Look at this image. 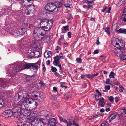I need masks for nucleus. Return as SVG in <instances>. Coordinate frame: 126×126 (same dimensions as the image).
I'll return each instance as SVG.
<instances>
[{
    "instance_id": "obj_1",
    "label": "nucleus",
    "mask_w": 126,
    "mask_h": 126,
    "mask_svg": "<svg viewBox=\"0 0 126 126\" xmlns=\"http://www.w3.org/2000/svg\"><path fill=\"white\" fill-rule=\"evenodd\" d=\"M10 69L13 71H10V72H8V74H9L11 76H13L16 74V72L26 68L28 69L31 67V64H28L25 65L22 63H17L14 64H11L10 65Z\"/></svg>"
},
{
    "instance_id": "obj_2",
    "label": "nucleus",
    "mask_w": 126,
    "mask_h": 126,
    "mask_svg": "<svg viewBox=\"0 0 126 126\" xmlns=\"http://www.w3.org/2000/svg\"><path fill=\"white\" fill-rule=\"evenodd\" d=\"M111 43L114 46L118 48V50L119 51L117 56H120V55L122 54L124 52V51L123 48L124 46L122 44V43H123L122 41L115 38H114L111 39Z\"/></svg>"
},
{
    "instance_id": "obj_3",
    "label": "nucleus",
    "mask_w": 126,
    "mask_h": 126,
    "mask_svg": "<svg viewBox=\"0 0 126 126\" xmlns=\"http://www.w3.org/2000/svg\"><path fill=\"white\" fill-rule=\"evenodd\" d=\"M65 3L63 0L61 2H57L55 3H50L47 4L46 5L45 8L46 10L52 12L54 11L56 8H59L62 5H63Z\"/></svg>"
},
{
    "instance_id": "obj_4",
    "label": "nucleus",
    "mask_w": 126,
    "mask_h": 126,
    "mask_svg": "<svg viewBox=\"0 0 126 126\" xmlns=\"http://www.w3.org/2000/svg\"><path fill=\"white\" fill-rule=\"evenodd\" d=\"M16 101L15 100L14 101V103L16 105H23L24 106L27 105L28 104H33L34 105V107H36L37 105V103L35 101V100L32 99L31 98H27L24 99V100H21L19 101L18 103H16Z\"/></svg>"
},
{
    "instance_id": "obj_5",
    "label": "nucleus",
    "mask_w": 126,
    "mask_h": 126,
    "mask_svg": "<svg viewBox=\"0 0 126 126\" xmlns=\"http://www.w3.org/2000/svg\"><path fill=\"white\" fill-rule=\"evenodd\" d=\"M21 108L18 106L14 107L12 110L13 114V116L16 118H18L21 114Z\"/></svg>"
},
{
    "instance_id": "obj_6",
    "label": "nucleus",
    "mask_w": 126,
    "mask_h": 126,
    "mask_svg": "<svg viewBox=\"0 0 126 126\" xmlns=\"http://www.w3.org/2000/svg\"><path fill=\"white\" fill-rule=\"evenodd\" d=\"M64 56L63 55L61 56L60 55H57L54 57V60L53 62V63L54 65L59 66L60 68V70L61 69V65H59V59H63Z\"/></svg>"
},
{
    "instance_id": "obj_7",
    "label": "nucleus",
    "mask_w": 126,
    "mask_h": 126,
    "mask_svg": "<svg viewBox=\"0 0 126 126\" xmlns=\"http://www.w3.org/2000/svg\"><path fill=\"white\" fill-rule=\"evenodd\" d=\"M53 22V21L51 20L46 25L42 26L41 29L45 31H50L52 27Z\"/></svg>"
},
{
    "instance_id": "obj_8",
    "label": "nucleus",
    "mask_w": 126,
    "mask_h": 126,
    "mask_svg": "<svg viewBox=\"0 0 126 126\" xmlns=\"http://www.w3.org/2000/svg\"><path fill=\"white\" fill-rule=\"evenodd\" d=\"M25 8L24 9L25 11V13L27 15L32 13H34L35 10L34 7L33 6H28L25 9Z\"/></svg>"
},
{
    "instance_id": "obj_9",
    "label": "nucleus",
    "mask_w": 126,
    "mask_h": 126,
    "mask_svg": "<svg viewBox=\"0 0 126 126\" xmlns=\"http://www.w3.org/2000/svg\"><path fill=\"white\" fill-rule=\"evenodd\" d=\"M93 0H86L83 1V3L87 4V5H84L83 6V7L87 10H88L92 7V6L90 5V4L93 2Z\"/></svg>"
},
{
    "instance_id": "obj_10",
    "label": "nucleus",
    "mask_w": 126,
    "mask_h": 126,
    "mask_svg": "<svg viewBox=\"0 0 126 126\" xmlns=\"http://www.w3.org/2000/svg\"><path fill=\"white\" fill-rule=\"evenodd\" d=\"M26 119L23 118L22 119L18 120L17 122V126H26Z\"/></svg>"
},
{
    "instance_id": "obj_11",
    "label": "nucleus",
    "mask_w": 126,
    "mask_h": 126,
    "mask_svg": "<svg viewBox=\"0 0 126 126\" xmlns=\"http://www.w3.org/2000/svg\"><path fill=\"white\" fill-rule=\"evenodd\" d=\"M57 125L55 118H51L49 120L48 126H55Z\"/></svg>"
},
{
    "instance_id": "obj_12",
    "label": "nucleus",
    "mask_w": 126,
    "mask_h": 126,
    "mask_svg": "<svg viewBox=\"0 0 126 126\" xmlns=\"http://www.w3.org/2000/svg\"><path fill=\"white\" fill-rule=\"evenodd\" d=\"M42 32L41 30L39 28L36 27L35 29L33 32V36L34 37H37L38 34Z\"/></svg>"
},
{
    "instance_id": "obj_13",
    "label": "nucleus",
    "mask_w": 126,
    "mask_h": 126,
    "mask_svg": "<svg viewBox=\"0 0 126 126\" xmlns=\"http://www.w3.org/2000/svg\"><path fill=\"white\" fill-rule=\"evenodd\" d=\"M4 114L7 117H11L13 114V112L12 111V110H5L4 112Z\"/></svg>"
},
{
    "instance_id": "obj_14",
    "label": "nucleus",
    "mask_w": 126,
    "mask_h": 126,
    "mask_svg": "<svg viewBox=\"0 0 126 126\" xmlns=\"http://www.w3.org/2000/svg\"><path fill=\"white\" fill-rule=\"evenodd\" d=\"M59 118L61 121L64 122L66 124V126H70L72 125V122L71 121L68 122L65 119L63 118L62 117H59Z\"/></svg>"
},
{
    "instance_id": "obj_15",
    "label": "nucleus",
    "mask_w": 126,
    "mask_h": 126,
    "mask_svg": "<svg viewBox=\"0 0 126 126\" xmlns=\"http://www.w3.org/2000/svg\"><path fill=\"white\" fill-rule=\"evenodd\" d=\"M38 112L37 111H34L30 115L29 119L31 120L34 119L35 118L38 116Z\"/></svg>"
},
{
    "instance_id": "obj_16",
    "label": "nucleus",
    "mask_w": 126,
    "mask_h": 126,
    "mask_svg": "<svg viewBox=\"0 0 126 126\" xmlns=\"http://www.w3.org/2000/svg\"><path fill=\"white\" fill-rule=\"evenodd\" d=\"M6 81V79L4 80L2 79H0V84L1 85V87L5 88L6 87V85L8 83Z\"/></svg>"
},
{
    "instance_id": "obj_17",
    "label": "nucleus",
    "mask_w": 126,
    "mask_h": 126,
    "mask_svg": "<svg viewBox=\"0 0 126 126\" xmlns=\"http://www.w3.org/2000/svg\"><path fill=\"white\" fill-rule=\"evenodd\" d=\"M50 20H47L46 19H43L41 21L40 23V26L41 27L43 26L44 25H46L48 22H49V21Z\"/></svg>"
},
{
    "instance_id": "obj_18",
    "label": "nucleus",
    "mask_w": 126,
    "mask_h": 126,
    "mask_svg": "<svg viewBox=\"0 0 126 126\" xmlns=\"http://www.w3.org/2000/svg\"><path fill=\"white\" fill-rule=\"evenodd\" d=\"M40 64V63L39 62H37L31 64V67H32L33 69H37L38 67Z\"/></svg>"
},
{
    "instance_id": "obj_19",
    "label": "nucleus",
    "mask_w": 126,
    "mask_h": 126,
    "mask_svg": "<svg viewBox=\"0 0 126 126\" xmlns=\"http://www.w3.org/2000/svg\"><path fill=\"white\" fill-rule=\"evenodd\" d=\"M105 102L104 98L103 97H101L100 99L99 105H100L102 107H104Z\"/></svg>"
},
{
    "instance_id": "obj_20",
    "label": "nucleus",
    "mask_w": 126,
    "mask_h": 126,
    "mask_svg": "<svg viewBox=\"0 0 126 126\" xmlns=\"http://www.w3.org/2000/svg\"><path fill=\"white\" fill-rule=\"evenodd\" d=\"M44 37V34L42 32L41 33H39V34H38V35L37 36V37H34L38 38V40H40L43 39Z\"/></svg>"
},
{
    "instance_id": "obj_21",
    "label": "nucleus",
    "mask_w": 126,
    "mask_h": 126,
    "mask_svg": "<svg viewBox=\"0 0 126 126\" xmlns=\"http://www.w3.org/2000/svg\"><path fill=\"white\" fill-rule=\"evenodd\" d=\"M43 119H37V126H43L44 124L43 121Z\"/></svg>"
},
{
    "instance_id": "obj_22",
    "label": "nucleus",
    "mask_w": 126,
    "mask_h": 126,
    "mask_svg": "<svg viewBox=\"0 0 126 126\" xmlns=\"http://www.w3.org/2000/svg\"><path fill=\"white\" fill-rule=\"evenodd\" d=\"M64 41V36L63 35H61L60 38L59 39L58 41V44L60 45H61L62 43Z\"/></svg>"
},
{
    "instance_id": "obj_23",
    "label": "nucleus",
    "mask_w": 126,
    "mask_h": 126,
    "mask_svg": "<svg viewBox=\"0 0 126 126\" xmlns=\"http://www.w3.org/2000/svg\"><path fill=\"white\" fill-rule=\"evenodd\" d=\"M117 115L115 114H112L110 115L109 117V120L110 121H111L115 119Z\"/></svg>"
},
{
    "instance_id": "obj_24",
    "label": "nucleus",
    "mask_w": 126,
    "mask_h": 126,
    "mask_svg": "<svg viewBox=\"0 0 126 126\" xmlns=\"http://www.w3.org/2000/svg\"><path fill=\"white\" fill-rule=\"evenodd\" d=\"M115 47H116L114 46V47H113L112 48V50L113 52L117 56L119 51L118 50V48H116Z\"/></svg>"
},
{
    "instance_id": "obj_25",
    "label": "nucleus",
    "mask_w": 126,
    "mask_h": 126,
    "mask_svg": "<svg viewBox=\"0 0 126 126\" xmlns=\"http://www.w3.org/2000/svg\"><path fill=\"white\" fill-rule=\"evenodd\" d=\"M22 97L24 99L28 98L29 97V95L28 93L26 91H24L22 94Z\"/></svg>"
},
{
    "instance_id": "obj_26",
    "label": "nucleus",
    "mask_w": 126,
    "mask_h": 126,
    "mask_svg": "<svg viewBox=\"0 0 126 126\" xmlns=\"http://www.w3.org/2000/svg\"><path fill=\"white\" fill-rule=\"evenodd\" d=\"M26 31L25 29L24 28H21L19 29L18 30L19 34L21 35H23L24 34Z\"/></svg>"
},
{
    "instance_id": "obj_27",
    "label": "nucleus",
    "mask_w": 126,
    "mask_h": 126,
    "mask_svg": "<svg viewBox=\"0 0 126 126\" xmlns=\"http://www.w3.org/2000/svg\"><path fill=\"white\" fill-rule=\"evenodd\" d=\"M31 126H37V119H35L34 120H32L31 121Z\"/></svg>"
},
{
    "instance_id": "obj_28",
    "label": "nucleus",
    "mask_w": 126,
    "mask_h": 126,
    "mask_svg": "<svg viewBox=\"0 0 126 126\" xmlns=\"http://www.w3.org/2000/svg\"><path fill=\"white\" fill-rule=\"evenodd\" d=\"M51 55V52L49 51L46 52L45 53L44 57L46 58H48Z\"/></svg>"
},
{
    "instance_id": "obj_29",
    "label": "nucleus",
    "mask_w": 126,
    "mask_h": 126,
    "mask_svg": "<svg viewBox=\"0 0 126 126\" xmlns=\"http://www.w3.org/2000/svg\"><path fill=\"white\" fill-rule=\"evenodd\" d=\"M4 105V102L2 99L0 98V109L2 108Z\"/></svg>"
},
{
    "instance_id": "obj_30",
    "label": "nucleus",
    "mask_w": 126,
    "mask_h": 126,
    "mask_svg": "<svg viewBox=\"0 0 126 126\" xmlns=\"http://www.w3.org/2000/svg\"><path fill=\"white\" fill-rule=\"evenodd\" d=\"M40 93L39 92H37L36 94H32V96L34 97H40Z\"/></svg>"
},
{
    "instance_id": "obj_31",
    "label": "nucleus",
    "mask_w": 126,
    "mask_h": 126,
    "mask_svg": "<svg viewBox=\"0 0 126 126\" xmlns=\"http://www.w3.org/2000/svg\"><path fill=\"white\" fill-rule=\"evenodd\" d=\"M115 75V73L113 72H111L109 74V77L110 78H114Z\"/></svg>"
},
{
    "instance_id": "obj_32",
    "label": "nucleus",
    "mask_w": 126,
    "mask_h": 126,
    "mask_svg": "<svg viewBox=\"0 0 126 126\" xmlns=\"http://www.w3.org/2000/svg\"><path fill=\"white\" fill-rule=\"evenodd\" d=\"M39 43L38 41H36L33 43V46L35 47H36L38 48V46L39 45Z\"/></svg>"
},
{
    "instance_id": "obj_33",
    "label": "nucleus",
    "mask_w": 126,
    "mask_h": 126,
    "mask_svg": "<svg viewBox=\"0 0 126 126\" xmlns=\"http://www.w3.org/2000/svg\"><path fill=\"white\" fill-rule=\"evenodd\" d=\"M119 90L121 92H123L125 91L126 90L122 86H119Z\"/></svg>"
},
{
    "instance_id": "obj_34",
    "label": "nucleus",
    "mask_w": 126,
    "mask_h": 126,
    "mask_svg": "<svg viewBox=\"0 0 126 126\" xmlns=\"http://www.w3.org/2000/svg\"><path fill=\"white\" fill-rule=\"evenodd\" d=\"M65 7L66 8H71L72 7V5L69 3H67L64 5Z\"/></svg>"
},
{
    "instance_id": "obj_35",
    "label": "nucleus",
    "mask_w": 126,
    "mask_h": 126,
    "mask_svg": "<svg viewBox=\"0 0 126 126\" xmlns=\"http://www.w3.org/2000/svg\"><path fill=\"white\" fill-rule=\"evenodd\" d=\"M124 29L120 28L118 30L117 32L118 33H124Z\"/></svg>"
},
{
    "instance_id": "obj_36",
    "label": "nucleus",
    "mask_w": 126,
    "mask_h": 126,
    "mask_svg": "<svg viewBox=\"0 0 126 126\" xmlns=\"http://www.w3.org/2000/svg\"><path fill=\"white\" fill-rule=\"evenodd\" d=\"M122 19L125 22H126V15L125 14H123L121 16Z\"/></svg>"
},
{
    "instance_id": "obj_37",
    "label": "nucleus",
    "mask_w": 126,
    "mask_h": 126,
    "mask_svg": "<svg viewBox=\"0 0 126 126\" xmlns=\"http://www.w3.org/2000/svg\"><path fill=\"white\" fill-rule=\"evenodd\" d=\"M67 17L68 20H70L72 18V16L70 13H68L67 15Z\"/></svg>"
},
{
    "instance_id": "obj_38",
    "label": "nucleus",
    "mask_w": 126,
    "mask_h": 126,
    "mask_svg": "<svg viewBox=\"0 0 126 126\" xmlns=\"http://www.w3.org/2000/svg\"><path fill=\"white\" fill-rule=\"evenodd\" d=\"M32 77L31 76H27L26 77V80L29 81L32 79Z\"/></svg>"
},
{
    "instance_id": "obj_39",
    "label": "nucleus",
    "mask_w": 126,
    "mask_h": 126,
    "mask_svg": "<svg viewBox=\"0 0 126 126\" xmlns=\"http://www.w3.org/2000/svg\"><path fill=\"white\" fill-rule=\"evenodd\" d=\"M110 28L109 27H107L105 29V31L107 33V34L109 35L110 32H109Z\"/></svg>"
},
{
    "instance_id": "obj_40",
    "label": "nucleus",
    "mask_w": 126,
    "mask_h": 126,
    "mask_svg": "<svg viewBox=\"0 0 126 126\" xmlns=\"http://www.w3.org/2000/svg\"><path fill=\"white\" fill-rule=\"evenodd\" d=\"M120 59L121 60H124L126 59V55L121 56L120 58Z\"/></svg>"
},
{
    "instance_id": "obj_41",
    "label": "nucleus",
    "mask_w": 126,
    "mask_h": 126,
    "mask_svg": "<svg viewBox=\"0 0 126 126\" xmlns=\"http://www.w3.org/2000/svg\"><path fill=\"white\" fill-rule=\"evenodd\" d=\"M114 98L113 97L111 96H110L108 99V100L109 101L111 102H113V101Z\"/></svg>"
},
{
    "instance_id": "obj_42",
    "label": "nucleus",
    "mask_w": 126,
    "mask_h": 126,
    "mask_svg": "<svg viewBox=\"0 0 126 126\" xmlns=\"http://www.w3.org/2000/svg\"><path fill=\"white\" fill-rule=\"evenodd\" d=\"M105 83L108 84H110V80L109 79H107L105 82Z\"/></svg>"
},
{
    "instance_id": "obj_43",
    "label": "nucleus",
    "mask_w": 126,
    "mask_h": 126,
    "mask_svg": "<svg viewBox=\"0 0 126 126\" xmlns=\"http://www.w3.org/2000/svg\"><path fill=\"white\" fill-rule=\"evenodd\" d=\"M98 116V114H94L92 116V118L93 119H94L95 118H96Z\"/></svg>"
},
{
    "instance_id": "obj_44",
    "label": "nucleus",
    "mask_w": 126,
    "mask_h": 126,
    "mask_svg": "<svg viewBox=\"0 0 126 126\" xmlns=\"http://www.w3.org/2000/svg\"><path fill=\"white\" fill-rule=\"evenodd\" d=\"M76 61L78 63H80L81 62L82 60L81 58H77L76 59Z\"/></svg>"
},
{
    "instance_id": "obj_45",
    "label": "nucleus",
    "mask_w": 126,
    "mask_h": 126,
    "mask_svg": "<svg viewBox=\"0 0 126 126\" xmlns=\"http://www.w3.org/2000/svg\"><path fill=\"white\" fill-rule=\"evenodd\" d=\"M51 70L53 72H56L57 71V69L53 67H51Z\"/></svg>"
},
{
    "instance_id": "obj_46",
    "label": "nucleus",
    "mask_w": 126,
    "mask_h": 126,
    "mask_svg": "<svg viewBox=\"0 0 126 126\" xmlns=\"http://www.w3.org/2000/svg\"><path fill=\"white\" fill-rule=\"evenodd\" d=\"M110 86L109 85L105 86V89L106 90H108L110 89Z\"/></svg>"
},
{
    "instance_id": "obj_47",
    "label": "nucleus",
    "mask_w": 126,
    "mask_h": 126,
    "mask_svg": "<svg viewBox=\"0 0 126 126\" xmlns=\"http://www.w3.org/2000/svg\"><path fill=\"white\" fill-rule=\"evenodd\" d=\"M38 53H39V52H38L37 51H34L33 50H32L31 51V54H34L35 53L37 54Z\"/></svg>"
},
{
    "instance_id": "obj_48",
    "label": "nucleus",
    "mask_w": 126,
    "mask_h": 126,
    "mask_svg": "<svg viewBox=\"0 0 126 126\" xmlns=\"http://www.w3.org/2000/svg\"><path fill=\"white\" fill-rule=\"evenodd\" d=\"M87 77L89 78H93V75L90 74L87 75Z\"/></svg>"
},
{
    "instance_id": "obj_49",
    "label": "nucleus",
    "mask_w": 126,
    "mask_h": 126,
    "mask_svg": "<svg viewBox=\"0 0 126 126\" xmlns=\"http://www.w3.org/2000/svg\"><path fill=\"white\" fill-rule=\"evenodd\" d=\"M63 27L65 30H68L69 29L68 27V26H64Z\"/></svg>"
},
{
    "instance_id": "obj_50",
    "label": "nucleus",
    "mask_w": 126,
    "mask_h": 126,
    "mask_svg": "<svg viewBox=\"0 0 126 126\" xmlns=\"http://www.w3.org/2000/svg\"><path fill=\"white\" fill-rule=\"evenodd\" d=\"M15 97H18V99H19L21 97L20 95L19 94L17 93Z\"/></svg>"
},
{
    "instance_id": "obj_51",
    "label": "nucleus",
    "mask_w": 126,
    "mask_h": 126,
    "mask_svg": "<svg viewBox=\"0 0 126 126\" xmlns=\"http://www.w3.org/2000/svg\"><path fill=\"white\" fill-rule=\"evenodd\" d=\"M13 91L12 90L8 91L7 92L8 94H12V93L13 92Z\"/></svg>"
},
{
    "instance_id": "obj_52",
    "label": "nucleus",
    "mask_w": 126,
    "mask_h": 126,
    "mask_svg": "<svg viewBox=\"0 0 126 126\" xmlns=\"http://www.w3.org/2000/svg\"><path fill=\"white\" fill-rule=\"evenodd\" d=\"M107 8V7L106 6H104L103 7V9L102 10V11L103 12H104L106 10Z\"/></svg>"
},
{
    "instance_id": "obj_53",
    "label": "nucleus",
    "mask_w": 126,
    "mask_h": 126,
    "mask_svg": "<svg viewBox=\"0 0 126 126\" xmlns=\"http://www.w3.org/2000/svg\"><path fill=\"white\" fill-rule=\"evenodd\" d=\"M54 74L56 76L58 77H59L60 76V75L59 74L56 72H55Z\"/></svg>"
},
{
    "instance_id": "obj_54",
    "label": "nucleus",
    "mask_w": 126,
    "mask_h": 126,
    "mask_svg": "<svg viewBox=\"0 0 126 126\" xmlns=\"http://www.w3.org/2000/svg\"><path fill=\"white\" fill-rule=\"evenodd\" d=\"M67 34H68V37H69V38H71V32H68Z\"/></svg>"
},
{
    "instance_id": "obj_55",
    "label": "nucleus",
    "mask_w": 126,
    "mask_h": 126,
    "mask_svg": "<svg viewBox=\"0 0 126 126\" xmlns=\"http://www.w3.org/2000/svg\"><path fill=\"white\" fill-rule=\"evenodd\" d=\"M65 83L64 82L62 83L61 84V86L62 87H65Z\"/></svg>"
},
{
    "instance_id": "obj_56",
    "label": "nucleus",
    "mask_w": 126,
    "mask_h": 126,
    "mask_svg": "<svg viewBox=\"0 0 126 126\" xmlns=\"http://www.w3.org/2000/svg\"><path fill=\"white\" fill-rule=\"evenodd\" d=\"M98 50H96L94 51L93 53L94 54H95L98 53Z\"/></svg>"
},
{
    "instance_id": "obj_57",
    "label": "nucleus",
    "mask_w": 126,
    "mask_h": 126,
    "mask_svg": "<svg viewBox=\"0 0 126 126\" xmlns=\"http://www.w3.org/2000/svg\"><path fill=\"white\" fill-rule=\"evenodd\" d=\"M115 102L117 103L119 100V98L118 97H116L115 98Z\"/></svg>"
},
{
    "instance_id": "obj_58",
    "label": "nucleus",
    "mask_w": 126,
    "mask_h": 126,
    "mask_svg": "<svg viewBox=\"0 0 126 126\" xmlns=\"http://www.w3.org/2000/svg\"><path fill=\"white\" fill-rule=\"evenodd\" d=\"M100 58H101V59L102 60V61L104 60L105 59V57L103 56H101L100 57Z\"/></svg>"
},
{
    "instance_id": "obj_59",
    "label": "nucleus",
    "mask_w": 126,
    "mask_h": 126,
    "mask_svg": "<svg viewBox=\"0 0 126 126\" xmlns=\"http://www.w3.org/2000/svg\"><path fill=\"white\" fill-rule=\"evenodd\" d=\"M39 84H41V86L43 87L44 85H45V84L43 83L41 81H40L39 82Z\"/></svg>"
},
{
    "instance_id": "obj_60",
    "label": "nucleus",
    "mask_w": 126,
    "mask_h": 126,
    "mask_svg": "<svg viewBox=\"0 0 126 126\" xmlns=\"http://www.w3.org/2000/svg\"><path fill=\"white\" fill-rule=\"evenodd\" d=\"M53 90L55 91L56 92H58L57 89L56 87H53Z\"/></svg>"
},
{
    "instance_id": "obj_61",
    "label": "nucleus",
    "mask_w": 126,
    "mask_h": 126,
    "mask_svg": "<svg viewBox=\"0 0 126 126\" xmlns=\"http://www.w3.org/2000/svg\"><path fill=\"white\" fill-rule=\"evenodd\" d=\"M104 111L105 110L103 108H102L100 110V112L101 113L104 112Z\"/></svg>"
},
{
    "instance_id": "obj_62",
    "label": "nucleus",
    "mask_w": 126,
    "mask_h": 126,
    "mask_svg": "<svg viewBox=\"0 0 126 126\" xmlns=\"http://www.w3.org/2000/svg\"><path fill=\"white\" fill-rule=\"evenodd\" d=\"M46 63L47 64V65H49L50 64V61L49 60H48L46 62Z\"/></svg>"
},
{
    "instance_id": "obj_63",
    "label": "nucleus",
    "mask_w": 126,
    "mask_h": 126,
    "mask_svg": "<svg viewBox=\"0 0 126 126\" xmlns=\"http://www.w3.org/2000/svg\"><path fill=\"white\" fill-rule=\"evenodd\" d=\"M122 110L123 111L126 112V108L125 107H124L122 108Z\"/></svg>"
},
{
    "instance_id": "obj_64",
    "label": "nucleus",
    "mask_w": 126,
    "mask_h": 126,
    "mask_svg": "<svg viewBox=\"0 0 126 126\" xmlns=\"http://www.w3.org/2000/svg\"><path fill=\"white\" fill-rule=\"evenodd\" d=\"M110 108H106L105 109V111H106L108 112V111H110Z\"/></svg>"
}]
</instances>
